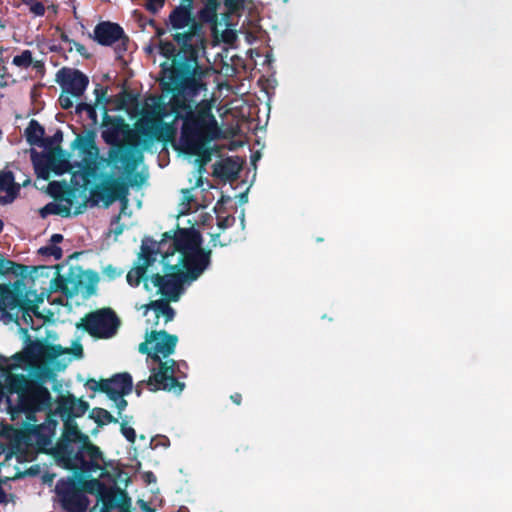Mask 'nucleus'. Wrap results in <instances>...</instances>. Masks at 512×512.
Segmentation results:
<instances>
[{
	"mask_svg": "<svg viewBox=\"0 0 512 512\" xmlns=\"http://www.w3.org/2000/svg\"><path fill=\"white\" fill-rule=\"evenodd\" d=\"M62 240H63V236L61 234H53L51 237V243L53 245L60 243Z\"/></svg>",
	"mask_w": 512,
	"mask_h": 512,
	"instance_id": "nucleus-34",
	"label": "nucleus"
},
{
	"mask_svg": "<svg viewBox=\"0 0 512 512\" xmlns=\"http://www.w3.org/2000/svg\"><path fill=\"white\" fill-rule=\"evenodd\" d=\"M89 417L101 425L116 422L113 416L107 410L102 408L92 409L90 411Z\"/></svg>",
	"mask_w": 512,
	"mask_h": 512,
	"instance_id": "nucleus-23",
	"label": "nucleus"
},
{
	"mask_svg": "<svg viewBox=\"0 0 512 512\" xmlns=\"http://www.w3.org/2000/svg\"><path fill=\"white\" fill-rule=\"evenodd\" d=\"M64 441L56 447V457L66 469L83 472L97 467L101 460L100 449L83 434L73 419L65 420Z\"/></svg>",
	"mask_w": 512,
	"mask_h": 512,
	"instance_id": "nucleus-6",
	"label": "nucleus"
},
{
	"mask_svg": "<svg viewBox=\"0 0 512 512\" xmlns=\"http://www.w3.org/2000/svg\"><path fill=\"white\" fill-rule=\"evenodd\" d=\"M170 28L175 31L174 39L181 44L193 59L197 58L198 50L205 49V40L197 35V24L192 18V4L184 1L169 16Z\"/></svg>",
	"mask_w": 512,
	"mask_h": 512,
	"instance_id": "nucleus-7",
	"label": "nucleus"
},
{
	"mask_svg": "<svg viewBox=\"0 0 512 512\" xmlns=\"http://www.w3.org/2000/svg\"><path fill=\"white\" fill-rule=\"evenodd\" d=\"M76 477L60 480L56 485V492L62 506L69 512H85L88 500L81 490L76 487Z\"/></svg>",
	"mask_w": 512,
	"mask_h": 512,
	"instance_id": "nucleus-10",
	"label": "nucleus"
},
{
	"mask_svg": "<svg viewBox=\"0 0 512 512\" xmlns=\"http://www.w3.org/2000/svg\"><path fill=\"white\" fill-rule=\"evenodd\" d=\"M3 229V222L0 220V232L2 231Z\"/></svg>",
	"mask_w": 512,
	"mask_h": 512,
	"instance_id": "nucleus-43",
	"label": "nucleus"
},
{
	"mask_svg": "<svg viewBox=\"0 0 512 512\" xmlns=\"http://www.w3.org/2000/svg\"><path fill=\"white\" fill-rule=\"evenodd\" d=\"M82 326L93 336L112 337L118 327V319L110 309H102L82 319Z\"/></svg>",
	"mask_w": 512,
	"mask_h": 512,
	"instance_id": "nucleus-9",
	"label": "nucleus"
},
{
	"mask_svg": "<svg viewBox=\"0 0 512 512\" xmlns=\"http://www.w3.org/2000/svg\"><path fill=\"white\" fill-rule=\"evenodd\" d=\"M203 74V71L199 76L195 73L193 79L187 80L181 89L166 93L161 99L148 98L142 116L136 124L143 134L159 139L164 132L165 119L171 118L172 122L176 119L184 120L182 133L186 149L190 154L197 156L195 163L198 169L193 180H190L191 190L203 184L204 166L211 160L213 152L210 142L221 135L208 104L204 100L196 103L193 99L201 91L206 90L200 80Z\"/></svg>",
	"mask_w": 512,
	"mask_h": 512,
	"instance_id": "nucleus-3",
	"label": "nucleus"
},
{
	"mask_svg": "<svg viewBox=\"0 0 512 512\" xmlns=\"http://www.w3.org/2000/svg\"><path fill=\"white\" fill-rule=\"evenodd\" d=\"M92 469H85L82 473H100V477L108 479L119 490L126 488L129 483V476L126 472L122 471L118 464L107 461L101 453V460L98 462L97 467Z\"/></svg>",
	"mask_w": 512,
	"mask_h": 512,
	"instance_id": "nucleus-12",
	"label": "nucleus"
},
{
	"mask_svg": "<svg viewBox=\"0 0 512 512\" xmlns=\"http://www.w3.org/2000/svg\"><path fill=\"white\" fill-rule=\"evenodd\" d=\"M95 95H96V103H95V106H91L89 104H80L79 105V109L80 110H87L90 115H94L96 113V107L97 106H101L103 109H105V106H106V100H105V91L101 88V87H97L94 91Z\"/></svg>",
	"mask_w": 512,
	"mask_h": 512,
	"instance_id": "nucleus-22",
	"label": "nucleus"
},
{
	"mask_svg": "<svg viewBox=\"0 0 512 512\" xmlns=\"http://www.w3.org/2000/svg\"><path fill=\"white\" fill-rule=\"evenodd\" d=\"M19 186L14 183V177L11 172L0 173V202L3 204L11 203L18 194Z\"/></svg>",
	"mask_w": 512,
	"mask_h": 512,
	"instance_id": "nucleus-19",
	"label": "nucleus"
},
{
	"mask_svg": "<svg viewBox=\"0 0 512 512\" xmlns=\"http://www.w3.org/2000/svg\"><path fill=\"white\" fill-rule=\"evenodd\" d=\"M72 97L73 96L71 95V93H68L67 91H65L63 89V92H62V94L59 97L60 105L64 109L71 108L73 106V99H72Z\"/></svg>",
	"mask_w": 512,
	"mask_h": 512,
	"instance_id": "nucleus-30",
	"label": "nucleus"
},
{
	"mask_svg": "<svg viewBox=\"0 0 512 512\" xmlns=\"http://www.w3.org/2000/svg\"><path fill=\"white\" fill-rule=\"evenodd\" d=\"M193 202V195L191 189H183L181 191V199L179 203V214L184 215L186 214L190 208L191 204Z\"/></svg>",
	"mask_w": 512,
	"mask_h": 512,
	"instance_id": "nucleus-24",
	"label": "nucleus"
},
{
	"mask_svg": "<svg viewBox=\"0 0 512 512\" xmlns=\"http://www.w3.org/2000/svg\"><path fill=\"white\" fill-rule=\"evenodd\" d=\"M147 477H148V481H151V477H152V475H151V474H148V475H147Z\"/></svg>",
	"mask_w": 512,
	"mask_h": 512,
	"instance_id": "nucleus-44",
	"label": "nucleus"
},
{
	"mask_svg": "<svg viewBox=\"0 0 512 512\" xmlns=\"http://www.w3.org/2000/svg\"><path fill=\"white\" fill-rule=\"evenodd\" d=\"M44 301V293L38 294L34 290L27 289L21 283V301L20 309L23 310L22 320L30 325L32 329H37L42 325L45 316L38 311V307Z\"/></svg>",
	"mask_w": 512,
	"mask_h": 512,
	"instance_id": "nucleus-11",
	"label": "nucleus"
},
{
	"mask_svg": "<svg viewBox=\"0 0 512 512\" xmlns=\"http://www.w3.org/2000/svg\"><path fill=\"white\" fill-rule=\"evenodd\" d=\"M70 147L73 151L78 152L80 161L71 163L70 155L59 147L47 150L42 154L32 155L34 168L39 178L48 180L53 176L65 173L70 175L69 183L63 181L49 184V191L55 200L40 210L42 217L48 215L69 217L82 213L89 199V184L95 178L99 165L120 161L124 168L122 178L127 180L138 163L142 161V155L139 152L121 148L112 149L108 159L101 158L93 133L77 135Z\"/></svg>",
	"mask_w": 512,
	"mask_h": 512,
	"instance_id": "nucleus-1",
	"label": "nucleus"
},
{
	"mask_svg": "<svg viewBox=\"0 0 512 512\" xmlns=\"http://www.w3.org/2000/svg\"><path fill=\"white\" fill-rule=\"evenodd\" d=\"M164 4V0H147V3H146V8L153 12V13H156Z\"/></svg>",
	"mask_w": 512,
	"mask_h": 512,
	"instance_id": "nucleus-31",
	"label": "nucleus"
},
{
	"mask_svg": "<svg viewBox=\"0 0 512 512\" xmlns=\"http://www.w3.org/2000/svg\"><path fill=\"white\" fill-rule=\"evenodd\" d=\"M44 252L52 255L56 260L62 257V250L59 247H56L55 245L45 248Z\"/></svg>",
	"mask_w": 512,
	"mask_h": 512,
	"instance_id": "nucleus-32",
	"label": "nucleus"
},
{
	"mask_svg": "<svg viewBox=\"0 0 512 512\" xmlns=\"http://www.w3.org/2000/svg\"><path fill=\"white\" fill-rule=\"evenodd\" d=\"M222 38L224 41H230L233 38V33L229 30H226Z\"/></svg>",
	"mask_w": 512,
	"mask_h": 512,
	"instance_id": "nucleus-36",
	"label": "nucleus"
},
{
	"mask_svg": "<svg viewBox=\"0 0 512 512\" xmlns=\"http://www.w3.org/2000/svg\"><path fill=\"white\" fill-rule=\"evenodd\" d=\"M205 6L201 9L199 17L201 21L209 22L212 25V30L215 34L218 33L217 24V10L219 6V0H204Z\"/></svg>",
	"mask_w": 512,
	"mask_h": 512,
	"instance_id": "nucleus-20",
	"label": "nucleus"
},
{
	"mask_svg": "<svg viewBox=\"0 0 512 512\" xmlns=\"http://www.w3.org/2000/svg\"><path fill=\"white\" fill-rule=\"evenodd\" d=\"M177 342V336L165 331L146 332L145 341L138 349L140 353L147 354L151 375L136 385L138 396L141 395L144 384L152 392L164 390L178 395L183 391L184 384L175 379V361L169 358L174 353Z\"/></svg>",
	"mask_w": 512,
	"mask_h": 512,
	"instance_id": "nucleus-5",
	"label": "nucleus"
},
{
	"mask_svg": "<svg viewBox=\"0 0 512 512\" xmlns=\"http://www.w3.org/2000/svg\"><path fill=\"white\" fill-rule=\"evenodd\" d=\"M7 269H8L7 263H5L2 260H0V273H3Z\"/></svg>",
	"mask_w": 512,
	"mask_h": 512,
	"instance_id": "nucleus-39",
	"label": "nucleus"
},
{
	"mask_svg": "<svg viewBox=\"0 0 512 512\" xmlns=\"http://www.w3.org/2000/svg\"><path fill=\"white\" fill-rule=\"evenodd\" d=\"M47 10L49 12H51L53 15H56L57 14V6L56 5H50L47 7Z\"/></svg>",
	"mask_w": 512,
	"mask_h": 512,
	"instance_id": "nucleus-38",
	"label": "nucleus"
},
{
	"mask_svg": "<svg viewBox=\"0 0 512 512\" xmlns=\"http://www.w3.org/2000/svg\"><path fill=\"white\" fill-rule=\"evenodd\" d=\"M99 196L104 205L109 206L117 199L118 193L115 189H107L103 187L99 192Z\"/></svg>",
	"mask_w": 512,
	"mask_h": 512,
	"instance_id": "nucleus-25",
	"label": "nucleus"
},
{
	"mask_svg": "<svg viewBox=\"0 0 512 512\" xmlns=\"http://www.w3.org/2000/svg\"><path fill=\"white\" fill-rule=\"evenodd\" d=\"M122 28L110 22H104L96 26L95 39L102 45H111L122 37Z\"/></svg>",
	"mask_w": 512,
	"mask_h": 512,
	"instance_id": "nucleus-18",
	"label": "nucleus"
},
{
	"mask_svg": "<svg viewBox=\"0 0 512 512\" xmlns=\"http://www.w3.org/2000/svg\"><path fill=\"white\" fill-rule=\"evenodd\" d=\"M103 273L108 279H114L115 277L121 275V271L116 270L112 266L104 268Z\"/></svg>",
	"mask_w": 512,
	"mask_h": 512,
	"instance_id": "nucleus-33",
	"label": "nucleus"
},
{
	"mask_svg": "<svg viewBox=\"0 0 512 512\" xmlns=\"http://www.w3.org/2000/svg\"><path fill=\"white\" fill-rule=\"evenodd\" d=\"M21 283L13 286L0 285V310L9 312L20 308Z\"/></svg>",
	"mask_w": 512,
	"mask_h": 512,
	"instance_id": "nucleus-17",
	"label": "nucleus"
},
{
	"mask_svg": "<svg viewBox=\"0 0 512 512\" xmlns=\"http://www.w3.org/2000/svg\"><path fill=\"white\" fill-rule=\"evenodd\" d=\"M132 384V377L128 373L116 374L110 379L90 380L88 382L90 389L106 393L114 401L119 412L127 406V401L123 397L131 392Z\"/></svg>",
	"mask_w": 512,
	"mask_h": 512,
	"instance_id": "nucleus-8",
	"label": "nucleus"
},
{
	"mask_svg": "<svg viewBox=\"0 0 512 512\" xmlns=\"http://www.w3.org/2000/svg\"><path fill=\"white\" fill-rule=\"evenodd\" d=\"M203 74V71L199 76L195 73L193 79L187 80L181 89L166 93L161 99L148 98L142 116L136 124L143 134L159 139L164 132L165 119L171 118L172 122L176 119L184 120L182 133L186 149L190 154L197 156L195 163L198 169L193 180H190L191 190L203 184L204 166L211 160L213 152L210 142L221 135L208 104L204 100L196 103L193 99L201 91L206 90L200 80Z\"/></svg>",
	"mask_w": 512,
	"mask_h": 512,
	"instance_id": "nucleus-2",
	"label": "nucleus"
},
{
	"mask_svg": "<svg viewBox=\"0 0 512 512\" xmlns=\"http://www.w3.org/2000/svg\"><path fill=\"white\" fill-rule=\"evenodd\" d=\"M121 432L123 436L131 443L135 442L136 433L135 430L129 425L128 421L122 420L121 422Z\"/></svg>",
	"mask_w": 512,
	"mask_h": 512,
	"instance_id": "nucleus-28",
	"label": "nucleus"
},
{
	"mask_svg": "<svg viewBox=\"0 0 512 512\" xmlns=\"http://www.w3.org/2000/svg\"><path fill=\"white\" fill-rule=\"evenodd\" d=\"M32 62V54L30 51H23L20 55L13 58V63L19 67H28Z\"/></svg>",
	"mask_w": 512,
	"mask_h": 512,
	"instance_id": "nucleus-27",
	"label": "nucleus"
},
{
	"mask_svg": "<svg viewBox=\"0 0 512 512\" xmlns=\"http://www.w3.org/2000/svg\"><path fill=\"white\" fill-rule=\"evenodd\" d=\"M231 399L234 403L236 404H240L241 402V395L240 394H235V395H232L231 396Z\"/></svg>",
	"mask_w": 512,
	"mask_h": 512,
	"instance_id": "nucleus-37",
	"label": "nucleus"
},
{
	"mask_svg": "<svg viewBox=\"0 0 512 512\" xmlns=\"http://www.w3.org/2000/svg\"><path fill=\"white\" fill-rule=\"evenodd\" d=\"M44 135L43 128L34 120L29 123L26 129L27 140L31 144H40Z\"/></svg>",
	"mask_w": 512,
	"mask_h": 512,
	"instance_id": "nucleus-21",
	"label": "nucleus"
},
{
	"mask_svg": "<svg viewBox=\"0 0 512 512\" xmlns=\"http://www.w3.org/2000/svg\"><path fill=\"white\" fill-rule=\"evenodd\" d=\"M89 405L73 396L62 397L59 402V413L63 419H73L80 417L88 410Z\"/></svg>",
	"mask_w": 512,
	"mask_h": 512,
	"instance_id": "nucleus-16",
	"label": "nucleus"
},
{
	"mask_svg": "<svg viewBox=\"0 0 512 512\" xmlns=\"http://www.w3.org/2000/svg\"><path fill=\"white\" fill-rule=\"evenodd\" d=\"M141 308H144L143 316L146 317L148 328L157 326L161 316L164 317L166 323L174 318V310L163 300L153 301Z\"/></svg>",
	"mask_w": 512,
	"mask_h": 512,
	"instance_id": "nucleus-15",
	"label": "nucleus"
},
{
	"mask_svg": "<svg viewBox=\"0 0 512 512\" xmlns=\"http://www.w3.org/2000/svg\"><path fill=\"white\" fill-rule=\"evenodd\" d=\"M81 491L95 494L98 498L91 512H110L112 508V494L110 490L98 479H90L81 483Z\"/></svg>",
	"mask_w": 512,
	"mask_h": 512,
	"instance_id": "nucleus-14",
	"label": "nucleus"
},
{
	"mask_svg": "<svg viewBox=\"0 0 512 512\" xmlns=\"http://www.w3.org/2000/svg\"><path fill=\"white\" fill-rule=\"evenodd\" d=\"M50 442H51V441H50V439H49V438H43V439H42V441L40 442V444H41L42 446H46V445L50 444Z\"/></svg>",
	"mask_w": 512,
	"mask_h": 512,
	"instance_id": "nucleus-41",
	"label": "nucleus"
},
{
	"mask_svg": "<svg viewBox=\"0 0 512 512\" xmlns=\"http://www.w3.org/2000/svg\"><path fill=\"white\" fill-rule=\"evenodd\" d=\"M194 229H181L173 235L165 233L159 242H144L135 266L127 274L132 286L144 281L147 291L176 301L184 284H190L206 270L209 253Z\"/></svg>",
	"mask_w": 512,
	"mask_h": 512,
	"instance_id": "nucleus-4",
	"label": "nucleus"
},
{
	"mask_svg": "<svg viewBox=\"0 0 512 512\" xmlns=\"http://www.w3.org/2000/svg\"><path fill=\"white\" fill-rule=\"evenodd\" d=\"M24 3L29 7L31 13L35 16H43L45 14V6L37 0H23Z\"/></svg>",
	"mask_w": 512,
	"mask_h": 512,
	"instance_id": "nucleus-26",
	"label": "nucleus"
},
{
	"mask_svg": "<svg viewBox=\"0 0 512 512\" xmlns=\"http://www.w3.org/2000/svg\"><path fill=\"white\" fill-rule=\"evenodd\" d=\"M244 6V0H225V7L228 13H237Z\"/></svg>",
	"mask_w": 512,
	"mask_h": 512,
	"instance_id": "nucleus-29",
	"label": "nucleus"
},
{
	"mask_svg": "<svg viewBox=\"0 0 512 512\" xmlns=\"http://www.w3.org/2000/svg\"><path fill=\"white\" fill-rule=\"evenodd\" d=\"M73 354L74 356L76 357H80L82 355V347L80 344H75L74 348H73Z\"/></svg>",
	"mask_w": 512,
	"mask_h": 512,
	"instance_id": "nucleus-35",
	"label": "nucleus"
},
{
	"mask_svg": "<svg viewBox=\"0 0 512 512\" xmlns=\"http://www.w3.org/2000/svg\"><path fill=\"white\" fill-rule=\"evenodd\" d=\"M75 49L80 53L84 54V47L80 44H75Z\"/></svg>",
	"mask_w": 512,
	"mask_h": 512,
	"instance_id": "nucleus-40",
	"label": "nucleus"
},
{
	"mask_svg": "<svg viewBox=\"0 0 512 512\" xmlns=\"http://www.w3.org/2000/svg\"><path fill=\"white\" fill-rule=\"evenodd\" d=\"M58 82L63 89L74 97L81 96L89 83L88 78L78 70L63 69L57 74Z\"/></svg>",
	"mask_w": 512,
	"mask_h": 512,
	"instance_id": "nucleus-13",
	"label": "nucleus"
},
{
	"mask_svg": "<svg viewBox=\"0 0 512 512\" xmlns=\"http://www.w3.org/2000/svg\"><path fill=\"white\" fill-rule=\"evenodd\" d=\"M6 501V495L3 492H0V503H4Z\"/></svg>",
	"mask_w": 512,
	"mask_h": 512,
	"instance_id": "nucleus-42",
	"label": "nucleus"
}]
</instances>
